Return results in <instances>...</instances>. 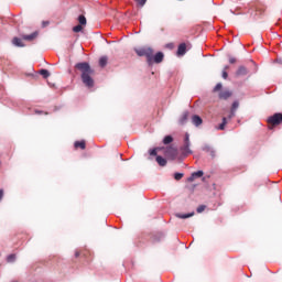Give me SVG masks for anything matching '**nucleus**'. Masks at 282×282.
Masks as SVG:
<instances>
[{
    "instance_id": "8",
    "label": "nucleus",
    "mask_w": 282,
    "mask_h": 282,
    "mask_svg": "<svg viewBox=\"0 0 282 282\" xmlns=\"http://www.w3.org/2000/svg\"><path fill=\"white\" fill-rule=\"evenodd\" d=\"M204 120H202V117L194 115L192 117V123L194 124V127H200V124H203Z\"/></svg>"
},
{
    "instance_id": "24",
    "label": "nucleus",
    "mask_w": 282,
    "mask_h": 282,
    "mask_svg": "<svg viewBox=\"0 0 282 282\" xmlns=\"http://www.w3.org/2000/svg\"><path fill=\"white\" fill-rule=\"evenodd\" d=\"M40 74L43 78H50V72L47 69H41Z\"/></svg>"
},
{
    "instance_id": "14",
    "label": "nucleus",
    "mask_w": 282,
    "mask_h": 282,
    "mask_svg": "<svg viewBox=\"0 0 282 282\" xmlns=\"http://www.w3.org/2000/svg\"><path fill=\"white\" fill-rule=\"evenodd\" d=\"M238 76H248V68L240 66L236 73Z\"/></svg>"
},
{
    "instance_id": "4",
    "label": "nucleus",
    "mask_w": 282,
    "mask_h": 282,
    "mask_svg": "<svg viewBox=\"0 0 282 282\" xmlns=\"http://www.w3.org/2000/svg\"><path fill=\"white\" fill-rule=\"evenodd\" d=\"M134 51L139 56H145L148 65H153V48L144 46L141 48H135Z\"/></svg>"
},
{
    "instance_id": "26",
    "label": "nucleus",
    "mask_w": 282,
    "mask_h": 282,
    "mask_svg": "<svg viewBox=\"0 0 282 282\" xmlns=\"http://www.w3.org/2000/svg\"><path fill=\"white\" fill-rule=\"evenodd\" d=\"M73 32H76V33L83 32V25L78 24V25L74 26Z\"/></svg>"
},
{
    "instance_id": "39",
    "label": "nucleus",
    "mask_w": 282,
    "mask_h": 282,
    "mask_svg": "<svg viewBox=\"0 0 282 282\" xmlns=\"http://www.w3.org/2000/svg\"><path fill=\"white\" fill-rule=\"evenodd\" d=\"M35 113H43L42 111L36 110Z\"/></svg>"
},
{
    "instance_id": "30",
    "label": "nucleus",
    "mask_w": 282,
    "mask_h": 282,
    "mask_svg": "<svg viewBox=\"0 0 282 282\" xmlns=\"http://www.w3.org/2000/svg\"><path fill=\"white\" fill-rule=\"evenodd\" d=\"M221 87H223L221 83H218V84L215 86L214 91H219V90H221Z\"/></svg>"
},
{
    "instance_id": "36",
    "label": "nucleus",
    "mask_w": 282,
    "mask_h": 282,
    "mask_svg": "<svg viewBox=\"0 0 282 282\" xmlns=\"http://www.w3.org/2000/svg\"><path fill=\"white\" fill-rule=\"evenodd\" d=\"M228 69H230V66L227 65L224 67V72H228Z\"/></svg>"
},
{
    "instance_id": "32",
    "label": "nucleus",
    "mask_w": 282,
    "mask_h": 282,
    "mask_svg": "<svg viewBox=\"0 0 282 282\" xmlns=\"http://www.w3.org/2000/svg\"><path fill=\"white\" fill-rule=\"evenodd\" d=\"M223 78L226 80V78H228V72L227 70H223Z\"/></svg>"
},
{
    "instance_id": "35",
    "label": "nucleus",
    "mask_w": 282,
    "mask_h": 282,
    "mask_svg": "<svg viewBox=\"0 0 282 282\" xmlns=\"http://www.w3.org/2000/svg\"><path fill=\"white\" fill-rule=\"evenodd\" d=\"M3 199V189H0V202Z\"/></svg>"
},
{
    "instance_id": "18",
    "label": "nucleus",
    "mask_w": 282,
    "mask_h": 282,
    "mask_svg": "<svg viewBox=\"0 0 282 282\" xmlns=\"http://www.w3.org/2000/svg\"><path fill=\"white\" fill-rule=\"evenodd\" d=\"M193 215H195L194 212L189 213V214H176V217L178 219H188V217H193Z\"/></svg>"
},
{
    "instance_id": "10",
    "label": "nucleus",
    "mask_w": 282,
    "mask_h": 282,
    "mask_svg": "<svg viewBox=\"0 0 282 282\" xmlns=\"http://www.w3.org/2000/svg\"><path fill=\"white\" fill-rule=\"evenodd\" d=\"M186 54V43H182L177 48V56H184Z\"/></svg>"
},
{
    "instance_id": "33",
    "label": "nucleus",
    "mask_w": 282,
    "mask_h": 282,
    "mask_svg": "<svg viewBox=\"0 0 282 282\" xmlns=\"http://www.w3.org/2000/svg\"><path fill=\"white\" fill-rule=\"evenodd\" d=\"M195 176H194V174L192 173V175L189 176V178H188V182H195Z\"/></svg>"
},
{
    "instance_id": "20",
    "label": "nucleus",
    "mask_w": 282,
    "mask_h": 282,
    "mask_svg": "<svg viewBox=\"0 0 282 282\" xmlns=\"http://www.w3.org/2000/svg\"><path fill=\"white\" fill-rule=\"evenodd\" d=\"M203 150H205L207 153H210L212 158H215V151L209 145H205Z\"/></svg>"
},
{
    "instance_id": "15",
    "label": "nucleus",
    "mask_w": 282,
    "mask_h": 282,
    "mask_svg": "<svg viewBox=\"0 0 282 282\" xmlns=\"http://www.w3.org/2000/svg\"><path fill=\"white\" fill-rule=\"evenodd\" d=\"M231 95L232 94H230V91L225 90L219 94V98H221L223 100H228V98H230Z\"/></svg>"
},
{
    "instance_id": "29",
    "label": "nucleus",
    "mask_w": 282,
    "mask_h": 282,
    "mask_svg": "<svg viewBox=\"0 0 282 282\" xmlns=\"http://www.w3.org/2000/svg\"><path fill=\"white\" fill-rule=\"evenodd\" d=\"M197 213H204V210H206V205H200L197 207Z\"/></svg>"
},
{
    "instance_id": "6",
    "label": "nucleus",
    "mask_w": 282,
    "mask_h": 282,
    "mask_svg": "<svg viewBox=\"0 0 282 282\" xmlns=\"http://www.w3.org/2000/svg\"><path fill=\"white\" fill-rule=\"evenodd\" d=\"M282 122V113H274L273 116L268 118V123L276 127V124H281Z\"/></svg>"
},
{
    "instance_id": "22",
    "label": "nucleus",
    "mask_w": 282,
    "mask_h": 282,
    "mask_svg": "<svg viewBox=\"0 0 282 282\" xmlns=\"http://www.w3.org/2000/svg\"><path fill=\"white\" fill-rule=\"evenodd\" d=\"M79 25H87V18L85 15L78 17Z\"/></svg>"
},
{
    "instance_id": "27",
    "label": "nucleus",
    "mask_w": 282,
    "mask_h": 282,
    "mask_svg": "<svg viewBox=\"0 0 282 282\" xmlns=\"http://www.w3.org/2000/svg\"><path fill=\"white\" fill-rule=\"evenodd\" d=\"M193 175H194L195 178L203 177L204 176V171L194 172Z\"/></svg>"
},
{
    "instance_id": "31",
    "label": "nucleus",
    "mask_w": 282,
    "mask_h": 282,
    "mask_svg": "<svg viewBox=\"0 0 282 282\" xmlns=\"http://www.w3.org/2000/svg\"><path fill=\"white\" fill-rule=\"evenodd\" d=\"M229 63H230L231 65H235V63H237V58L230 56V57H229Z\"/></svg>"
},
{
    "instance_id": "37",
    "label": "nucleus",
    "mask_w": 282,
    "mask_h": 282,
    "mask_svg": "<svg viewBox=\"0 0 282 282\" xmlns=\"http://www.w3.org/2000/svg\"><path fill=\"white\" fill-rule=\"evenodd\" d=\"M75 257H80V252L76 251Z\"/></svg>"
},
{
    "instance_id": "19",
    "label": "nucleus",
    "mask_w": 282,
    "mask_h": 282,
    "mask_svg": "<svg viewBox=\"0 0 282 282\" xmlns=\"http://www.w3.org/2000/svg\"><path fill=\"white\" fill-rule=\"evenodd\" d=\"M226 124H228V119L226 117H224L223 122L218 126V129L220 131H224L226 129Z\"/></svg>"
},
{
    "instance_id": "34",
    "label": "nucleus",
    "mask_w": 282,
    "mask_h": 282,
    "mask_svg": "<svg viewBox=\"0 0 282 282\" xmlns=\"http://www.w3.org/2000/svg\"><path fill=\"white\" fill-rule=\"evenodd\" d=\"M138 1L141 6H144L147 3V0H135Z\"/></svg>"
},
{
    "instance_id": "1",
    "label": "nucleus",
    "mask_w": 282,
    "mask_h": 282,
    "mask_svg": "<svg viewBox=\"0 0 282 282\" xmlns=\"http://www.w3.org/2000/svg\"><path fill=\"white\" fill-rule=\"evenodd\" d=\"M75 67L82 73V80L84 85L89 88L94 87V78H91V75H94V69H91L89 63H78Z\"/></svg>"
},
{
    "instance_id": "9",
    "label": "nucleus",
    "mask_w": 282,
    "mask_h": 282,
    "mask_svg": "<svg viewBox=\"0 0 282 282\" xmlns=\"http://www.w3.org/2000/svg\"><path fill=\"white\" fill-rule=\"evenodd\" d=\"M186 122H188V111H184L178 119L180 124H186Z\"/></svg>"
},
{
    "instance_id": "7",
    "label": "nucleus",
    "mask_w": 282,
    "mask_h": 282,
    "mask_svg": "<svg viewBox=\"0 0 282 282\" xmlns=\"http://www.w3.org/2000/svg\"><path fill=\"white\" fill-rule=\"evenodd\" d=\"M163 61H164V53L159 52V53H156L154 56H153V54H152V65H153L154 63H156V64L162 63Z\"/></svg>"
},
{
    "instance_id": "3",
    "label": "nucleus",
    "mask_w": 282,
    "mask_h": 282,
    "mask_svg": "<svg viewBox=\"0 0 282 282\" xmlns=\"http://www.w3.org/2000/svg\"><path fill=\"white\" fill-rule=\"evenodd\" d=\"M180 151L184 158L193 155V150H191V134H188V132H186L184 135L183 144L181 145Z\"/></svg>"
},
{
    "instance_id": "28",
    "label": "nucleus",
    "mask_w": 282,
    "mask_h": 282,
    "mask_svg": "<svg viewBox=\"0 0 282 282\" xmlns=\"http://www.w3.org/2000/svg\"><path fill=\"white\" fill-rule=\"evenodd\" d=\"M182 177H184L183 173H175L174 174V180H176V182H180V180H182Z\"/></svg>"
},
{
    "instance_id": "13",
    "label": "nucleus",
    "mask_w": 282,
    "mask_h": 282,
    "mask_svg": "<svg viewBox=\"0 0 282 282\" xmlns=\"http://www.w3.org/2000/svg\"><path fill=\"white\" fill-rule=\"evenodd\" d=\"M12 43L13 45H15V47H25V44H23V40L19 37H13Z\"/></svg>"
},
{
    "instance_id": "21",
    "label": "nucleus",
    "mask_w": 282,
    "mask_h": 282,
    "mask_svg": "<svg viewBox=\"0 0 282 282\" xmlns=\"http://www.w3.org/2000/svg\"><path fill=\"white\" fill-rule=\"evenodd\" d=\"M107 63H108L107 56H102V57L99 58V65L101 67H105L107 65Z\"/></svg>"
},
{
    "instance_id": "17",
    "label": "nucleus",
    "mask_w": 282,
    "mask_h": 282,
    "mask_svg": "<svg viewBox=\"0 0 282 282\" xmlns=\"http://www.w3.org/2000/svg\"><path fill=\"white\" fill-rule=\"evenodd\" d=\"M156 162L159 166H166V159L162 158L161 155H156Z\"/></svg>"
},
{
    "instance_id": "16",
    "label": "nucleus",
    "mask_w": 282,
    "mask_h": 282,
    "mask_svg": "<svg viewBox=\"0 0 282 282\" xmlns=\"http://www.w3.org/2000/svg\"><path fill=\"white\" fill-rule=\"evenodd\" d=\"M74 147H75V149H82L84 151V149L86 148V143H85L84 140L83 141H76L74 143Z\"/></svg>"
},
{
    "instance_id": "5",
    "label": "nucleus",
    "mask_w": 282,
    "mask_h": 282,
    "mask_svg": "<svg viewBox=\"0 0 282 282\" xmlns=\"http://www.w3.org/2000/svg\"><path fill=\"white\" fill-rule=\"evenodd\" d=\"M265 12V7L259 2H254L250 4L249 14L251 17H261Z\"/></svg>"
},
{
    "instance_id": "12",
    "label": "nucleus",
    "mask_w": 282,
    "mask_h": 282,
    "mask_svg": "<svg viewBox=\"0 0 282 282\" xmlns=\"http://www.w3.org/2000/svg\"><path fill=\"white\" fill-rule=\"evenodd\" d=\"M36 36H39V32H33L29 35H22V39L24 41H34V39H36Z\"/></svg>"
},
{
    "instance_id": "23",
    "label": "nucleus",
    "mask_w": 282,
    "mask_h": 282,
    "mask_svg": "<svg viewBox=\"0 0 282 282\" xmlns=\"http://www.w3.org/2000/svg\"><path fill=\"white\" fill-rule=\"evenodd\" d=\"M171 142H173V137L171 135L164 137L163 144H171Z\"/></svg>"
},
{
    "instance_id": "25",
    "label": "nucleus",
    "mask_w": 282,
    "mask_h": 282,
    "mask_svg": "<svg viewBox=\"0 0 282 282\" xmlns=\"http://www.w3.org/2000/svg\"><path fill=\"white\" fill-rule=\"evenodd\" d=\"M17 260V254H10L7 258L8 263H13Z\"/></svg>"
},
{
    "instance_id": "11",
    "label": "nucleus",
    "mask_w": 282,
    "mask_h": 282,
    "mask_svg": "<svg viewBox=\"0 0 282 282\" xmlns=\"http://www.w3.org/2000/svg\"><path fill=\"white\" fill-rule=\"evenodd\" d=\"M237 109H239V101H234V104L231 106V112L229 115V120L231 118H235V111H237Z\"/></svg>"
},
{
    "instance_id": "2",
    "label": "nucleus",
    "mask_w": 282,
    "mask_h": 282,
    "mask_svg": "<svg viewBox=\"0 0 282 282\" xmlns=\"http://www.w3.org/2000/svg\"><path fill=\"white\" fill-rule=\"evenodd\" d=\"M164 151V155L167 156L169 160H175L177 158V149L173 147L164 148H154L150 150V155H158V152Z\"/></svg>"
},
{
    "instance_id": "38",
    "label": "nucleus",
    "mask_w": 282,
    "mask_h": 282,
    "mask_svg": "<svg viewBox=\"0 0 282 282\" xmlns=\"http://www.w3.org/2000/svg\"><path fill=\"white\" fill-rule=\"evenodd\" d=\"M48 24V22H43V25L45 26V25H47Z\"/></svg>"
}]
</instances>
